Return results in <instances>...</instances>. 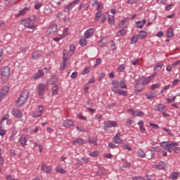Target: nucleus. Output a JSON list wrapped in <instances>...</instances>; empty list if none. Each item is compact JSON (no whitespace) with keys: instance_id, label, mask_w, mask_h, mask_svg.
Instances as JSON below:
<instances>
[{"instance_id":"f257e3e1","label":"nucleus","mask_w":180,"mask_h":180,"mask_svg":"<svg viewBox=\"0 0 180 180\" xmlns=\"http://www.w3.org/2000/svg\"><path fill=\"white\" fill-rule=\"evenodd\" d=\"M178 145L177 143L175 142H162L160 143V146L162 147L163 149L172 153V150L174 153L180 152V147L176 146Z\"/></svg>"},{"instance_id":"f03ea898","label":"nucleus","mask_w":180,"mask_h":180,"mask_svg":"<svg viewBox=\"0 0 180 180\" xmlns=\"http://www.w3.org/2000/svg\"><path fill=\"white\" fill-rule=\"evenodd\" d=\"M112 91H113L115 94L120 96L122 95L124 96H127L128 93L124 90H122V88L119 85V81L117 80H112Z\"/></svg>"},{"instance_id":"7ed1b4c3","label":"nucleus","mask_w":180,"mask_h":180,"mask_svg":"<svg viewBox=\"0 0 180 180\" xmlns=\"http://www.w3.org/2000/svg\"><path fill=\"white\" fill-rule=\"evenodd\" d=\"M29 96H30L29 91L25 90L22 91L20 94V96L18 97V98L16 100V102H15L16 106L21 107L23 105H25V103H26V102L27 101Z\"/></svg>"},{"instance_id":"20e7f679","label":"nucleus","mask_w":180,"mask_h":180,"mask_svg":"<svg viewBox=\"0 0 180 180\" xmlns=\"http://www.w3.org/2000/svg\"><path fill=\"white\" fill-rule=\"evenodd\" d=\"M21 25H24L25 28L34 30L37 25H34L32 18L24 19L21 21Z\"/></svg>"},{"instance_id":"39448f33","label":"nucleus","mask_w":180,"mask_h":180,"mask_svg":"<svg viewBox=\"0 0 180 180\" xmlns=\"http://www.w3.org/2000/svg\"><path fill=\"white\" fill-rule=\"evenodd\" d=\"M158 75L157 72H155V74L151 75L149 77H141L139 78V83L140 84H142L143 86L147 85L150 81H152Z\"/></svg>"},{"instance_id":"423d86ee","label":"nucleus","mask_w":180,"mask_h":180,"mask_svg":"<svg viewBox=\"0 0 180 180\" xmlns=\"http://www.w3.org/2000/svg\"><path fill=\"white\" fill-rule=\"evenodd\" d=\"M10 74L11 71L9 67L6 66L1 70V77L4 82H6V81L9 79Z\"/></svg>"},{"instance_id":"0eeeda50","label":"nucleus","mask_w":180,"mask_h":180,"mask_svg":"<svg viewBox=\"0 0 180 180\" xmlns=\"http://www.w3.org/2000/svg\"><path fill=\"white\" fill-rule=\"evenodd\" d=\"M48 89H49V86L47 84H43L42 83H40L37 86V91L40 98H43V95L44 92Z\"/></svg>"},{"instance_id":"6e6552de","label":"nucleus","mask_w":180,"mask_h":180,"mask_svg":"<svg viewBox=\"0 0 180 180\" xmlns=\"http://www.w3.org/2000/svg\"><path fill=\"white\" fill-rule=\"evenodd\" d=\"M79 2H80V0L73 1V2L70 3V4L66 6L65 8H64L63 11L65 13H69L71 11V9H72L75 7V6L77 5V4H79Z\"/></svg>"},{"instance_id":"1a4fd4ad","label":"nucleus","mask_w":180,"mask_h":180,"mask_svg":"<svg viewBox=\"0 0 180 180\" xmlns=\"http://www.w3.org/2000/svg\"><path fill=\"white\" fill-rule=\"evenodd\" d=\"M57 30H58L57 25H51L46 31V35L51 36V35L54 34L56 33V32L57 31Z\"/></svg>"},{"instance_id":"9d476101","label":"nucleus","mask_w":180,"mask_h":180,"mask_svg":"<svg viewBox=\"0 0 180 180\" xmlns=\"http://www.w3.org/2000/svg\"><path fill=\"white\" fill-rule=\"evenodd\" d=\"M128 112L131 114L132 116L134 117H143L144 116V112L141 110H134L133 109H129L128 110Z\"/></svg>"},{"instance_id":"9b49d317","label":"nucleus","mask_w":180,"mask_h":180,"mask_svg":"<svg viewBox=\"0 0 180 180\" xmlns=\"http://www.w3.org/2000/svg\"><path fill=\"white\" fill-rule=\"evenodd\" d=\"M95 33L94 28H89L84 34V36L85 39H91V37L94 36V34Z\"/></svg>"},{"instance_id":"f8f14e48","label":"nucleus","mask_w":180,"mask_h":180,"mask_svg":"<svg viewBox=\"0 0 180 180\" xmlns=\"http://www.w3.org/2000/svg\"><path fill=\"white\" fill-rule=\"evenodd\" d=\"M12 115L18 119H20L23 117V113L22 112V111L17 108H13L12 110Z\"/></svg>"},{"instance_id":"ddd939ff","label":"nucleus","mask_w":180,"mask_h":180,"mask_svg":"<svg viewBox=\"0 0 180 180\" xmlns=\"http://www.w3.org/2000/svg\"><path fill=\"white\" fill-rule=\"evenodd\" d=\"M105 128H112V127H117L118 124L115 121H111L108 120L107 122H105Z\"/></svg>"},{"instance_id":"4468645a","label":"nucleus","mask_w":180,"mask_h":180,"mask_svg":"<svg viewBox=\"0 0 180 180\" xmlns=\"http://www.w3.org/2000/svg\"><path fill=\"white\" fill-rule=\"evenodd\" d=\"M66 53H67L66 51L63 50V63H62L63 65L60 67L61 71H63L67 67L66 63H67L68 58H67V56H66Z\"/></svg>"},{"instance_id":"2eb2a0df","label":"nucleus","mask_w":180,"mask_h":180,"mask_svg":"<svg viewBox=\"0 0 180 180\" xmlns=\"http://www.w3.org/2000/svg\"><path fill=\"white\" fill-rule=\"evenodd\" d=\"M146 96L148 100H153L158 96V94L155 91H149Z\"/></svg>"},{"instance_id":"dca6fc26","label":"nucleus","mask_w":180,"mask_h":180,"mask_svg":"<svg viewBox=\"0 0 180 180\" xmlns=\"http://www.w3.org/2000/svg\"><path fill=\"white\" fill-rule=\"evenodd\" d=\"M44 72L42 70H39L36 74H34L32 77V79L33 80H36L37 79H39L42 77H44Z\"/></svg>"},{"instance_id":"f3484780","label":"nucleus","mask_w":180,"mask_h":180,"mask_svg":"<svg viewBox=\"0 0 180 180\" xmlns=\"http://www.w3.org/2000/svg\"><path fill=\"white\" fill-rule=\"evenodd\" d=\"M41 172L46 173V174H51L52 169L51 166H47L45 164H43L41 167Z\"/></svg>"},{"instance_id":"a211bd4d","label":"nucleus","mask_w":180,"mask_h":180,"mask_svg":"<svg viewBox=\"0 0 180 180\" xmlns=\"http://www.w3.org/2000/svg\"><path fill=\"white\" fill-rule=\"evenodd\" d=\"M166 107L163 104H158L155 105V111H158L159 112H162L165 111Z\"/></svg>"},{"instance_id":"6ab92c4d","label":"nucleus","mask_w":180,"mask_h":180,"mask_svg":"<svg viewBox=\"0 0 180 180\" xmlns=\"http://www.w3.org/2000/svg\"><path fill=\"white\" fill-rule=\"evenodd\" d=\"M18 141L20 143V145L22 147L26 146L27 145V138L25 135H21L20 138L18 139Z\"/></svg>"},{"instance_id":"aec40b11","label":"nucleus","mask_w":180,"mask_h":180,"mask_svg":"<svg viewBox=\"0 0 180 180\" xmlns=\"http://www.w3.org/2000/svg\"><path fill=\"white\" fill-rule=\"evenodd\" d=\"M121 134L120 132H117L116 136L113 138V143L116 144H120L122 143L123 140L120 138Z\"/></svg>"},{"instance_id":"412c9836","label":"nucleus","mask_w":180,"mask_h":180,"mask_svg":"<svg viewBox=\"0 0 180 180\" xmlns=\"http://www.w3.org/2000/svg\"><path fill=\"white\" fill-rule=\"evenodd\" d=\"M74 121L72 120H67L63 121V127L65 128H70L71 127H73L74 125Z\"/></svg>"},{"instance_id":"4be33fe9","label":"nucleus","mask_w":180,"mask_h":180,"mask_svg":"<svg viewBox=\"0 0 180 180\" xmlns=\"http://www.w3.org/2000/svg\"><path fill=\"white\" fill-rule=\"evenodd\" d=\"M153 167L158 169H164L166 167V164L163 162H160L158 164L153 165Z\"/></svg>"},{"instance_id":"5701e85b","label":"nucleus","mask_w":180,"mask_h":180,"mask_svg":"<svg viewBox=\"0 0 180 180\" xmlns=\"http://www.w3.org/2000/svg\"><path fill=\"white\" fill-rule=\"evenodd\" d=\"M30 8H31L30 7H29V8H25L24 9L20 11H19V13H16V14H15V17H16V18H18V17H20V16H23L24 15H25V14L27 13V11H30Z\"/></svg>"},{"instance_id":"b1692460","label":"nucleus","mask_w":180,"mask_h":180,"mask_svg":"<svg viewBox=\"0 0 180 180\" xmlns=\"http://www.w3.org/2000/svg\"><path fill=\"white\" fill-rule=\"evenodd\" d=\"M121 168H127L131 166V164L128 162L127 159L121 160Z\"/></svg>"},{"instance_id":"393cba45","label":"nucleus","mask_w":180,"mask_h":180,"mask_svg":"<svg viewBox=\"0 0 180 180\" xmlns=\"http://www.w3.org/2000/svg\"><path fill=\"white\" fill-rule=\"evenodd\" d=\"M85 143V141L84 139H82V138H78L77 139L72 141L73 145L78 144L79 146L83 145Z\"/></svg>"},{"instance_id":"a878e982","label":"nucleus","mask_w":180,"mask_h":180,"mask_svg":"<svg viewBox=\"0 0 180 180\" xmlns=\"http://www.w3.org/2000/svg\"><path fill=\"white\" fill-rule=\"evenodd\" d=\"M42 54V51L41 50H36L32 54V58L33 59H37L39 57H40Z\"/></svg>"},{"instance_id":"bb28decb","label":"nucleus","mask_w":180,"mask_h":180,"mask_svg":"<svg viewBox=\"0 0 180 180\" xmlns=\"http://www.w3.org/2000/svg\"><path fill=\"white\" fill-rule=\"evenodd\" d=\"M108 22L111 25H115V15H110L108 16Z\"/></svg>"},{"instance_id":"cd10ccee","label":"nucleus","mask_w":180,"mask_h":180,"mask_svg":"<svg viewBox=\"0 0 180 180\" xmlns=\"http://www.w3.org/2000/svg\"><path fill=\"white\" fill-rule=\"evenodd\" d=\"M139 127H140V131L141 133H145L146 131V128L144 127V122L143 120H141L139 123H138Z\"/></svg>"},{"instance_id":"c85d7f7f","label":"nucleus","mask_w":180,"mask_h":180,"mask_svg":"<svg viewBox=\"0 0 180 180\" xmlns=\"http://www.w3.org/2000/svg\"><path fill=\"white\" fill-rule=\"evenodd\" d=\"M139 37L141 40L146 39V37H147L146 31H144V30L140 31V32L139 33Z\"/></svg>"},{"instance_id":"c756f323","label":"nucleus","mask_w":180,"mask_h":180,"mask_svg":"<svg viewBox=\"0 0 180 180\" xmlns=\"http://www.w3.org/2000/svg\"><path fill=\"white\" fill-rule=\"evenodd\" d=\"M166 36L167 37H172L174 36V30L172 27L169 28V30L167 31Z\"/></svg>"},{"instance_id":"7c9ffc66","label":"nucleus","mask_w":180,"mask_h":180,"mask_svg":"<svg viewBox=\"0 0 180 180\" xmlns=\"http://www.w3.org/2000/svg\"><path fill=\"white\" fill-rule=\"evenodd\" d=\"M126 79H122L120 82H119V85L120 86V88L127 89V86L126 85Z\"/></svg>"},{"instance_id":"2f4dec72","label":"nucleus","mask_w":180,"mask_h":180,"mask_svg":"<svg viewBox=\"0 0 180 180\" xmlns=\"http://www.w3.org/2000/svg\"><path fill=\"white\" fill-rule=\"evenodd\" d=\"M127 34V30L126 28H123L122 30L118 31L117 33H116V35L117 37H121V36H124V34Z\"/></svg>"},{"instance_id":"473e14b6","label":"nucleus","mask_w":180,"mask_h":180,"mask_svg":"<svg viewBox=\"0 0 180 180\" xmlns=\"http://www.w3.org/2000/svg\"><path fill=\"white\" fill-rule=\"evenodd\" d=\"M161 85H162L161 82H158V83H155V84L150 85V88L151 90L154 91L157 89H159Z\"/></svg>"},{"instance_id":"72a5a7b5","label":"nucleus","mask_w":180,"mask_h":180,"mask_svg":"<svg viewBox=\"0 0 180 180\" xmlns=\"http://www.w3.org/2000/svg\"><path fill=\"white\" fill-rule=\"evenodd\" d=\"M87 38L85 37H82L79 39V45H81L82 46H85L87 45V41H86Z\"/></svg>"},{"instance_id":"f704fd0d","label":"nucleus","mask_w":180,"mask_h":180,"mask_svg":"<svg viewBox=\"0 0 180 180\" xmlns=\"http://www.w3.org/2000/svg\"><path fill=\"white\" fill-rule=\"evenodd\" d=\"M9 91V87L7 86H5L2 88L1 92V94L4 95V96H5L6 95L8 94V92Z\"/></svg>"},{"instance_id":"c9c22d12","label":"nucleus","mask_w":180,"mask_h":180,"mask_svg":"<svg viewBox=\"0 0 180 180\" xmlns=\"http://www.w3.org/2000/svg\"><path fill=\"white\" fill-rule=\"evenodd\" d=\"M139 41V37L137 35L134 36L131 38V44L135 45Z\"/></svg>"},{"instance_id":"e433bc0d","label":"nucleus","mask_w":180,"mask_h":180,"mask_svg":"<svg viewBox=\"0 0 180 180\" xmlns=\"http://www.w3.org/2000/svg\"><path fill=\"white\" fill-rule=\"evenodd\" d=\"M75 51V45L71 44L70 46V51L68 52V56H72Z\"/></svg>"},{"instance_id":"4c0bfd02","label":"nucleus","mask_w":180,"mask_h":180,"mask_svg":"<svg viewBox=\"0 0 180 180\" xmlns=\"http://www.w3.org/2000/svg\"><path fill=\"white\" fill-rule=\"evenodd\" d=\"M88 155L91 157V158H97L99 155V153L98 151H94V152H88Z\"/></svg>"},{"instance_id":"58836bf2","label":"nucleus","mask_w":180,"mask_h":180,"mask_svg":"<svg viewBox=\"0 0 180 180\" xmlns=\"http://www.w3.org/2000/svg\"><path fill=\"white\" fill-rule=\"evenodd\" d=\"M179 173H178L177 172H174L170 176H169V179L174 180V179H176L179 177Z\"/></svg>"},{"instance_id":"ea45409f","label":"nucleus","mask_w":180,"mask_h":180,"mask_svg":"<svg viewBox=\"0 0 180 180\" xmlns=\"http://www.w3.org/2000/svg\"><path fill=\"white\" fill-rule=\"evenodd\" d=\"M121 148L124 150H131L132 148L127 145V143H122Z\"/></svg>"},{"instance_id":"a19ab883","label":"nucleus","mask_w":180,"mask_h":180,"mask_svg":"<svg viewBox=\"0 0 180 180\" xmlns=\"http://www.w3.org/2000/svg\"><path fill=\"white\" fill-rule=\"evenodd\" d=\"M56 172L60 173V174H65L66 171L65 169H63L60 166H58L56 168Z\"/></svg>"},{"instance_id":"79ce46f5","label":"nucleus","mask_w":180,"mask_h":180,"mask_svg":"<svg viewBox=\"0 0 180 180\" xmlns=\"http://www.w3.org/2000/svg\"><path fill=\"white\" fill-rule=\"evenodd\" d=\"M137 155H138V157H139V158H145L146 157V153L143 150H141V149H139V150H138Z\"/></svg>"},{"instance_id":"37998d69","label":"nucleus","mask_w":180,"mask_h":180,"mask_svg":"<svg viewBox=\"0 0 180 180\" xmlns=\"http://www.w3.org/2000/svg\"><path fill=\"white\" fill-rule=\"evenodd\" d=\"M125 67L126 65L124 64H122L118 67V68L117 69V71L118 72H122L124 71Z\"/></svg>"},{"instance_id":"c03bdc74","label":"nucleus","mask_w":180,"mask_h":180,"mask_svg":"<svg viewBox=\"0 0 180 180\" xmlns=\"http://www.w3.org/2000/svg\"><path fill=\"white\" fill-rule=\"evenodd\" d=\"M17 134H18L17 130H13V131H12L11 135L10 137H9V140H10V141H13L15 136L17 135Z\"/></svg>"},{"instance_id":"a18cd8bd","label":"nucleus","mask_w":180,"mask_h":180,"mask_svg":"<svg viewBox=\"0 0 180 180\" xmlns=\"http://www.w3.org/2000/svg\"><path fill=\"white\" fill-rule=\"evenodd\" d=\"M58 93V86H54L53 88H52V94L53 96H56L57 95Z\"/></svg>"},{"instance_id":"49530a36","label":"nucleus","mask_w":180,"mask_h":180,"mask_svg":"<svg viewBox=\"0 0 180 180\" xmlns=\"http://www.w3.org/2000/svg\"><path fill=\"white\" fill-rule=\"evenodd\" d=\"M91 72V68L90 67H86V68L84 69L82 72V75H86Z\"/></svg>"},{"instance_id":"de8ad7c7","label":"nucleus","mask_w":180,"mask_h":180,"mask_svg":"<svg viewBox=\"0 0 180 180\" xmlns=\"http://www.w3.org/2000/svg\"><path fill=\"white\" fill-rule=\"evenodd\" d=\"M103 174H105V168H101L97 172V175L99 176H102Z\"/></svg>"},{"instance_id":"09e8293b","label":"nucleus","mask_w":180,"mask_h":180,"mask_svg":"<svg viewBox=\"0 0 180 180\" xmlns=\"http://www.w3.org/2000/svg\"><path fill=\"white\" fill-rule=\"evenodd\" d=\"M68 35H69V33H68V28L66 27V28L64 29L63 36H61V37H62L63 39V37H67V36H68Z\"/></svg>"},{"instance_id":"8fccbe9b","label":"nucleus","mask_w":180,"mask_h":180,"mask_svg":"<svg viewBox=\"0 0 180 180\" xmlns=\"http://www.w3.org/2000/svg\"><path fill=\"white\" fill-rule=\"evenodd\" d=\"M44 108L42 105H39L38 108V110L39 111V113L38 114V116H41L43 112H44Z\"/></svg>"},{"instance_id":"3c124183","label":"nucleus","mask_w":180,"mask_h":180,"mask_svg":"<svg viewBox=\"0 0 180 180\" xmlns=\"http://www.w3.org/2000/svg\"><path fill=\"white\" fill-rule=\"evenodd\" d=\"M103 8V4L102 3H98V5H97V11H102V9Z\"/></svg>"},{"instance_id":"603ef678","label":"nucleus","mask_w":180,"mask_h":180,"mask_svg":"<svg viewBox=\"0 0 180 180\" xmlns=\"http://www.w3.org/2000/svg\"><path fill=\"white\" fill-rule=\"evenodd\" d=\"M6 133V131L4 129L3 127H0V136H1V137H4Z\"/></svg>"},{"instance_id":"864d4df0","label":"nucleus","mask_w":180,"mask_h":180,"mask_svg":"<svg viewBox=\"0 0 180 180\" xmlns=\"http://www.w3.org/2000/svg\"><path fill=\"white\" fill-rule=\"evenodd\" d=\"M38 114H39V110H36L34 112V114L32 115V117H34V118L41 117V115H38Z\"/></svg>"},{"instance_id":"5fc2aeb1","label":"nucleus","mask_w":180,"mask_h":180,"mask_svg":"<svg viewBox=\"0 0 180 180\" xmlns=\"http://www.w3.org/2000/svg\"><path fill=\"white\" fill-rule=\"evenodd\" d=\"M51 13V9L50 8H44V14L48 15V14H50Z\"/></svg>"},{"instance_id":"6e6d98bb","label":"nucleus","mask_w":180,"mask_h":180,"mask_svg":"<svg viewBox=\"0 0 180 180\" xmlns=\"http://www.w3.org/2000/svg\"><path fill=\"white\" fill-rule=\"evenodd\" d=\"M132 124H133V120L131 119H128L126 120L127 127H130V125Z\"/></svg>"},{"instance_id":"4d7b16f0","label":"nucleus","mask_w":180,"mask_h":180,"mask_svg":"<svg viewBox=\"0 0 180 180\" xmlns=\"http://www.w3.org/2000/svg\"><path fill=\"white\" fill-rule=\"evenodd\" d=\"M162 69V64H158L155 66V70H157L158 71H160V70Z\"/></svg>"},{"instance_id":"13d9d810","label":"nucleus","mask_w":180,"mask_h":180,"mask_svg":"<svg viewBox=\"0 0 180 180\" xmlns=\"http://www.w3.org/2000/svg\"><path fill=\"white\" fill-rule=\"evenodd\" d=\"M42 6V4L41 3H37L34 5V8L38 11L39 8H41V7Z\"/></svg>"},{"instance_id":"bf43d9fd","label":"nucleus","mask_w":180,"mask_h":180,"mask_svg":"<svg viewBox=\"0 0 180 180\" xmlns=\"http://www.w3.org/2000/svg\"><path fill=\"white\" fill-rule=\"evenodd\" d=\"M101 63V58H97L96 60V64L94 65V67L96 68L100 65Z\"/></svg>"},{"instance_id":"052dcab7","label":"nucleus","mask_w":180,"mask_h":180,"mask_svg":"<svg viewBox=\"0 0 180 180\" xmlns=\"http://www.w3.org/2000/svg\"><path fill=\"white\" fill-rule=\"evenodd\" d=\"M138 2V0H128L127 4L129 5H134V4H136Z\"/></svg>"},{"instance_id":"680f3d73","label":"nucleus","mask_w":180,"mask_h":180,"mask_svg":"<svg viewBox=\"0 0 180 180\" xmlns=\"http://www.w3.org/2000/svg\"><path fill=\"white\" fill-rule=\"evenodd\" d=\"M101 15H102L101 11H98L97 13H96V16L95 20H98L100 19Z\"/></svg>"},{"instance_id":"e2e57ef3","label":"nucleus","mask_w":180,"mask_h":180,"mask_svg":"<svg viewBox=\"0 0 180 180\" xmlns=\"http://www.w3.org/2000/svg\"><path fill=\"white\" fill-rule=\"evenodd\" d=\"M176 99V96H174L173 98H167V102L168 103H172V102L175 101Z\"/></svg>"},{"instance_id":"0e129e2a","label":"nucleus","mask_w":180,"mask_h":180,"mask_svg":"<svg viewBox=\"0 0 180 180\" xmlns=\"http://www.w3.org/2000/svg\"><path fill=\"white\" fill-rule=\"evenodd\" d=\"M149 125L150 127L155 129H158L159 128V126L156 124L150 123Z\"/></svg>"},{"instance_id":"69168bd1","label":"nucleus","mask_w":180,"mask_h":180,"mask_svg":"<svg viewBox=\"0 0 180 180\" xmlns=\"http://www.w3.org/2000/svg\"><path fill=\"white\" fill-rule=\"evenodd\" d=\"M6 179L7 180H18V179H15V177H13V176H11V175H7V176H6Z\"/></svg>"},{"instance_id":"338daca9","label":"nucleus","mask_w":180,"mask_h":180,"mask_svg":"<svg viewBox=\"0 0 180 180\" xmlns=\"http://www.w3.org/2000/svg\"><path fill=\"white\" fill-rule=\"evenodd\" d=\"M9 119V115L8 114H6L3 116L2 119H1V122H4V120H6Z\"/></svg>"},{"instance_id":"774afa93","label":"nucleus","mask_w":180,"mask_h":180,"mask_svg":"<svg viewBox=\"0 0 180 180\" xmlns=\"http://www.w3.org/2000/svg\"><path fill=\"white\" fill-rule=\"evenodd\" d=\"M89 143L94 145V146H96L97 145V141L96 139H91L89 140Z\"/></svg>"}]
</instances>
